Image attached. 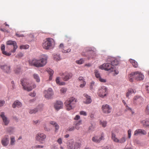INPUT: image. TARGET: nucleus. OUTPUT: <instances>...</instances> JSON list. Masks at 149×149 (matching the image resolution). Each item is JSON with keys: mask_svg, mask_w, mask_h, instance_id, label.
Returning <instances> with one entry per match:
<instances>
[{"mask_svg": "<svg viewBox=\"0 0 149 149\" xmlns=\"http://www.w3.org/2000/svg\"><path fill=\"white\" fill-rule=\"evenodd\" d=\"M38 109L37 108H35L33 109H30L29 111V113L31 114L35 113L38 111Z\"/></svg>", "mask_w": 149, "mask_h": 149, "instance_id": "obj_33", "label": "nucleus"}, {"mask_svg": "<svg viewBox=\"0 0 149 149\" xmlns=\"http://www.w3.org/2000/svg\"><path fill=\"white\" fill-rule=\"evenodd\" d=\"M63 75H64L63 79L64 81H67L69 79H70L72 76V74L71 73H65L63 74Z\"/></svg>", "mask_w": 149, "mask_h": 149, "instance_id": "obj_21", "label": "nucleus"}, {"mask_svg": "<svg viewBox=\"0 0 149 149\" xmlns=\"http://www.w3.org/2000/svg\"><path fill=\"white\" fill-rule=\"evenodd\" d=\"M85 49L86 52H90L91 51L94 50V49L93 48H92L90 47H87L85 48Z\"/></svg>", "mask_w": 149, "mask_h": 149, "instance_id": "obj_40", "label": "nucleus"}, {"mask_svg": "<svg viewBox=\"0 0 149 149\" xmlns=\"http://www.w3.org/2000/svg\"><path fill=\"white\" fill-rule=\"evenodd\" d=\"M77 101L74 97H71L67 100L65 102V105L67 110L69 111L73 109Z\"/></svg>", "mask_w": 149, "mask_h": 149, "instance_id": "obj_4", "label": "nucleus"}, {"mask_svg": "<svg viewBox=\"0 0 149 149\" xmlns=\"http://www.w3.org/2000/svg\"><path fill=\"white\" fill-rule=\"evenodd\" d=\"M29 80L26 78H23L21 80V84L23 89L28 91H31L36 87V84L33 83H30Z\"/></svg>", "mask_w": 149, "mask_h": 149, "instance_id": "obj_2", "label": "nucleus"}, {"mask_svg": "<svg viewBox=\"0 0 149 149\" xmlns=\"http://www.w3.org/2000/svg\"><path fill=\"white\" fill-rule=\"evenodd\" d=\"M81 120H80L78 121V122L77 123L75 124V128L76 129L78 130L80 128V125H81Z\"/></svg>", "mask_w": 149, "mask_h": 149, "instance_id": "obj_32", "label": "nucleus"}, {"mask_svg": "<svg viewBox=\"0 0 149 149\" xmlns=\"http://www.w3.org/2000/svg\"><path fill=\"white\" fill-rule=\"evenodd\" d=\"M29 48V46L28 45H21L20 46V49H27Z\"/></svg>", "mask_w": 149, "mask_h": 149, "instance_id": "obj_34", "label": "nucleus"}, {"mask_svg": "<svg viewBox=\"0 0 149 149\" xmlns=\"http://www.w3.org/2000/svg\"><path fill=\"white\" fill-rule=\"evenodd\" d=\"M112 140L114 142L118 143L119 139L116 137V134L113 132H111V137Z\"/></svg>", "mask_w": 149, "mask_h": 149, "instance_id": "obj_24", "label": "nucleus"}, {"mask_svg": "<svg viewBox=\"0 0 149 149\" xmlns=\"http://www.w3.org/2000/svg\"><path fill=\"white\" fill-rule=\"evenodd\" d=\"M80 114L81 115H83L84 116H86L87 115L86 112L84 111H81L80 112Z\"/></svg>", "mask_w": 149, "mask_h": 149, "instance_id": "obj_54", "label": "nucleus"}, {"mask_svg": "<svg viewBox=\"0 0 149 149\" xmlns=\"http://www.w3.org/2000/svg\"><path fill=\"white\" fill-rule=\"evenodd\" d=\"M9 143V140L8 136L6 135L2 138L1 143L3 146H7Z\"/></svg>", "mask_w": 149, "mask_h": 149, "instance_id": "obj_16", "label": "nucleus"}, {"mask_svg": "<svg viewBox=\"0 0 149 149\" xmlns=\"http://www.w3.org/2000/svg\"><path fill=\"white\" fill-rule=\"evenodd\" d=\"M136 93V91L135 89L132 88H129L128 90V91L126 93V96L128 97L129 95L132 93Z\"/></svg>", "mask_w": 149, "mask_h": 149, "instance_id": "obj_23", "label": "nucleus"}, {"mask_svg": "<svg viewBox=\"0 0 149 149\" xmlns=\"http://www.w3.org/2000/svg\"><path fill=\"white\" fill-rule=\"evenodd\" d=\"M47 56L45 55H42L40 59H39L40 63L41 65L40 67L45 66L47 63Z\"/></svg>", "mask_w": 149, "mask_h": 149, "instance_id": "obj_13", "label": "nucleus"}, {"mask_svg": "<svg viewBox=\"0 0 149 149\" xmlns=\"http://www.w3.org/2000/svg\"><path fill=\"white\" fill-rule=\"evenodd\" d=\"M78 80L79 81L81 82V83H82V82L85 81L83 77H79L78 78Z\"/></svg>", "mask_w": 149, "mask_h": 149, "instance_id": "obj_52", "label": "nucleus"}, {"mask_svg": "<svg viewBox=\"0 0 149 149\" xmlns=\"http://www.w3.org/2000/svg\"><path fill=\"white\" fill-rule=\"evenodd\" d=\"M71 49H68L67 50H65L64 49H63L62 50V52L63 53H68L70 52L71 51Z\"/></svg>", "mask_w": 149, "mask_h": 149, "instance_id": "obj_47", "label": "nucleus"}, {"mask_svg": "<svg viewBox=\"0 0 149 149\" xmlns=\"http://www.w3.org/2000/svg\"><path fill=\"white\" fill-rule=\"evenodd\" d=\"M60 78L58 77H57L56 79V83L60 85H64L65 84V83L64 82H60Z\"/></svg>", "mask_w": 149, "mask_h": 149, "instance_id": "obj_29", "label": "nucleus"}, {"mask_svg": "<svg viewBox=\"0 0 149 149\" xmlns=\"http://www.w3.org/2000/svg\"><path fill=\"white\" fill-rule=\"evenodd\" d=\"M145 112L147 115H149V108L148 105L146 106Z\"/></svg>", "mask_w": 149, "mask_h": 149, "instance_id": "obj_41", "label": "nucleus"}, {"mask_svg": "<svg viewBox=\"0 0 149 149\" xmlns=\"http://www.w3.org/2000/svg\"><path fill=\"white\" fill-rule=\"evenodd\" d=\"M47 70L50 75L49 77V80H51L52 78V76L53 75V74L54 73V71L53 70L51 69L50 68H47Z\"/></svg>", "mask_w": 149, "mask_h": 149, "instance_id": "obj_28", "label": "nucleus"}, {"mask_svg": "<svg viewBox=\"0 0 149 149\" xmlns=\"http://www.w3.org/2000/svg\"><path fill=\"white\" fill-rule=\"evenodd\" d=\"M104 139V134L103 133L101 134L100 136H93L92 139L93 141L96 143H99L101 140Z\"/></svg>", "mask_w": 149, "mask_h": 149, "instance_id": "obj_12", "label": "nucleus"}, {"mask_svg": "<svg viewBox=\"0 0 149 149\" xmlns=\"http://www.w3.org/2000/svg\"><path fill=\"white\" fill-rule=\"evenodd\" d=\"M130 61L134 68H136L138 67V63L135 60L130 59Z\"/></svg>", "mask_w": 149, "mask_h": 149, "instance_id": "obj_26", "label": "nucleus"}, {"mask_svg": "<svg viewBox=\"0 0 149 149\" xmlns=\"http://www.w3.org/2000/svg\"><path fill=\"white\" fill-rule=\"evenodd\" d=\"M95 76L97 78L99 79L100 77V75L97 70H95L94 71Z\"/></svg>", "mask_w": 149, "mask_h": 149, "instance_id": "obj_36", "label": "nucleus"}, {"mask_svg": "<svg viewBox=\"0 0 149 149\" xmlns=\"http://www.w3.org/2000/svg\"><path fill=\"white\" fill-rule=\"evenodd\" d=\"M20 71V68L19 67L17 68L15 70V72L17 73H19Z\"/></svg>", "mask_w": 149, "mask_h": 149, "instance_id": "obj_51", "label": "nucleus"}, {"mask_svg": "<svg viewBox=\"0 0 149 149\" xmlns=\"http://www.w3.org/2000/svg\"><path fill=\"white\" fill-rule=\"evenodd\" d=\"M146 134V132L145 130L142 129H138L134 131V135L135 136H137L140 134L145 135Z\"/></svg>", "mask_w": 149, "mask_h": 149, "instance_id": "obj_19", "label": "nucleus"}, {"mask_svg": "<svg viewBox=\"0 0 149 149\" xmlns=\"http://www.w3.org/2000/svg\"><path fill=\"white\" fill-rule=\"evenodd\" d=\"M82 84H81L80 85V87L81 88H83L84 87L86 84V82L85 81L82 82Z\"/></svg>", "mask_w": 149, "mask_h": 149, "instance_id": "obj_59", "label": "nucleus"}, {"mask_svg": "<svg viewBox=\"0 0 149 149\" xmlns=\"http://www.w3.org/2000/svg\"><path fill=\"white\" fill-rule=\"evenodd\" d=\"M133 77L134 76L131 75V73L129 75V80L131 82H132L133 81V79H135Z\"/></svg>", "mask_w": 149, "mask_h": 149, "instance_id": "obj_46", "label": "nucleus"}, {"mask_svg": "<svg viewBox=\"0 0 149 149\" xmlns=\"http://www.w3.org/2000/svg\"><path fill=\"white\" fill-rule=\"evenodd\" d=\"M23 55V54L22 53V52H20L16 56V57L17 58H20L22 57Z\"/></svg>", "mask_w": 149, "mask_h": 149, "instance_id": "obj_44", "label": "nucleus"}, {"mask_svg": "<svg viewBox=\"0 0 149 149\" xmlns=\"http://www.w3.org/2000/svg\"><path fill=\"white\" fill-rule=\"evenodd\" d=\"M46 138V135L43 133H38L36 136L35 139L41 143H43Z\"/></svg>", "mask_w": 149, "mask_h": 149, "instance_id": "obj_8", "label": "nucleus"}, {"mask_svg": "<svg viewBox=\"0 0 149 149\" xmlns=\"http://www.w3.org/2000/svg\"><path fill=\"white\" fill-rule=\"evenodd\" d=\"M142 123L144 126L149 127V119L142 121Z\"/></svg>", "mask_w": 149, "mask_h": 149, "instance_id": "obj_27", "label": "nucleus"}, {"mask_svg": "<svg viewBox=\"0 0 149 149\" xmlns=\"http://www.w3.org/2000/svg\"><path fill=\"white\" fill-rule=\"evenodd\" d=\"M83 95L86 98V100L84 101V103L86 104H88L91 103L92 102V100L90 96H88L86 93L84 94Z\"/></svg>", "mask_w": 149, "mask_h": 149, "instance_id": "obj_20", "label": "nucleus"}, {"mask_svg": "<svg viewBox=\"0 0 149 149\" xmlns=\"http://www.w3.org/2000/svg\"><path fill=\"white\" fill-rule=\"evenodd\" d=\"M80 118V116L79 115H76L75 118H74V119L76 120H77L79 119Z\"/></svg>", "mask_w": 149, "mask_h": 149, "instance_id": "obj_62", "label": "nucleus"}, {"mask_svg": "<svg viewBox=\"0 0 149 149\" xmlns=\"http://www.w3.org/2000/svg\"><path fill=\"white\" fill-rule=\"evenodd\" d=\"M107 93V91L106 87L102 86L100 87L97 92L98 95L101 97H103L106 96Z\"/></svg>", "mask_w": 149, "mask_h": 149, "instance_id": "obj_7", "label": "nucleus"}, {"mask_svg": "<svg viewBox=\"0 0 149 149\" xmlns=\"http://www.w3.org/2000/svg\"><path fill=\"white\" fill-rule=\"evenodd\" d=\"M88 54H90V55L89 56V58H93L95 57V53L94 50L91 51L90 52H89Z\"/></svg>", "mask_w": 149, "mask_h": 149, "instance_id": "obj_31", "label": "nucleus"}, {"mask_svg": "<svg viewBox=\"0 0 149 149\" xmlns=\"http://www.w3.org/2000/svg\"><path fill=\"white\" fill-rule=\"evenodd\" d=\"M116 61V60H114L113 61L111 62L112 64L110 63L104 64L102 65L99 66V68L102 70H111L113 71V64L116 65L118 64L117 63L114 64V63Z\"/></svg>", "mask_w": 149, "mask_h": 149, "instance_id": "obj_6", "label": "nucleus"}, {"mask_svg": "<svg viewBox=\"0 0 149 149\" xmlns=\"http://www.w3.org/2000/svg\"><path fill=\"white\" fill-rule=\"evenodd\" d=\"M6 44L10 46H8L7 47L8 48H10V47L11 48L13 47V49H11L9 52H7L5 51V46L3 44L1 45V49L2 53L3 54L9 56L12 53H15L16 52L18 47L16 42L15 41L11 40L8 41L7 42Z\"/></svg>", "mask_w": 149, "mask_h": 149, "instance_id": "obj_1", "label": "nucleus"}, {"mask_svg": "<svg viewBox=\"0 0 149 149\" xmlns=\"http://www.w3.org/2000/svg\"><path fill=\"white\" fill-rule=\"evenodd\" d=\"M29 64L32 65H33L36 67H40V63L39 59H33L32 60L29 61Z\"/></svg>", "mask_w": 149, "mask_h": 149, "instance_id": "obj_15", "label": "nucleus"}, {"mask_svg": "<svg viewBox=\"0 0 149 149\" xmlns=\"http://www.w3.org/2000/svg\"><path fill=\"white\" fill-rule=\"evenodd\" d=\"M99 80L100 81L102 82H106L107 81L106 79H102L101 77L100 78H99Z\"/></svg>", "mask_w": 149, "mask_h": 149, "instance_id": "obj_57", "label": "nucleus"}, {"mask_svg": "<svg viewBox=\"0 0 149 149\" xmlns=\"http://www.w3.org/2000/svg\"><path fill=\"white\" fill-rule=\"evenodd\" d=\"M44 130L46 131L49 132L50 130V128L47 127L45 125H44Z\"/></svg>", "mask_w": 149, "mask_h": 149, "instance_id": "obj_49", "label": "nucleus"}, {"mask_svg": "<svg viewBox=\"0 0 149 149\" xmlns=\"http://www.w3.org/2000/svg\"><path fill=\"white\" fill-rule=\"evenodd\" d=\"M0 68L4 72L9 73L11 72L10 66L8 65L5 64L3 65H0Z\"/></svg>", "mask_w": 149, "mask_h": 149, "instance_id": "obj_14", "label": "nucleus"}, {"mask_svg": "<svg viewBox=\"0 0 149 149\" xmlns=\"http://www.w3.org/2000/svg\"><path fill=\"white\" fill-rule=\"evenodd\" d=\"M126 137H123L119 139L118 143H123L125 142L126 141Z\"/></svg>", "mask_w": 149, "mask_h": 149, "instance_id": "obj_37", "label": "nucleus"}, {"mask_svg": "<svg viewBox=\"0 0 149 149\" xmlns=\"http://www.w3.org/2000/svg\"><path fill=\"white\" fill-rule=\"evenodd\" d=\"M57 142L59 144H61L62 143V139L61 138H60L58 139L57 141Z\"/></svg>", "mask_w": 149, "mask_h": 149, "instance_id": "obj_55", "label": "nucleus"}, {"mask_svg": "<svg viewBox=\"0 0 149 149\" xmlns=\"http://www.w3.org/2000/svg\"><path fill=\"white\" fill-rule=\"evenodd\" d=\"M63 104L62 102L60 101H57L54 104V107L56 110H58L63 108Z\"/></svg>", "mask_w": 149, "mask_h": 149, "instance_id": "obj_18", "label": "nucleus"}, {"mask_svg": "<svg viewBox=\"0 0 149 149\" xmlns=\"http://www.w3.org/2000/svg\"><path fill=\"white\" fill-rule=\"evenodd\" d=\"M100 124L102 125L103 127H105L107 125V122L104 121H100Z\"/></svg>", "mask_w": 149, "mask_h": 149, "instance_id": "obj_38", "label": "nucleus"}, {"mask_svg": "<svg viewBox=\"0 0 149 149\" xmlns=\"http://www.w3.org/2000/svg\"><path fill=\"white\" fill-rule=\"evenodd\" d=\"M132 111V109L130 107H129L128 106L127 107H126V109L125 110V111Z\"/></svg>", "mask_w": 149, "mask_h": 149, "instance_id": "obj_61", "label": "nucleus"}, {"mask_svg": "<svg viewBox=\"0 0 149 149\" xmlns=\"http://www.w3.org/2000/svg\"><path fill=\"white\" fill-rule=\"evenodd\" d=\"M131 130L130 129H129L128 131V138L129 139H130L131 137Z\"/></svg>", "mask_w": 149, "mask_h": 149, "instance_id": "obj_53", "label": "nucleus"}, {"mask_svg": "<svg viewBox=\"0 0 149 149\" xmlns=\"http://www.w3.org/2000/svg\"><path fill=\"white\" fill-rule=\"evenodd\" d=\"M131 75L134 76L135 79L137 80H142L144 79V76L141 72L138 71L131 73Z\"/></svg>", "mask_w": 149, "mask_h": 149, "instance_id": "obj_9", "label": "nucleus"}, {"mask_svg": "<svg viewBox=\"0 0 149 149\" xmlns=\"http://www.w3.org/2000/svg\"><path fill=\"white\" fill-rule=\"evenodd\" d=\"M33 77L34 79L36 80V81L37 82H39L40 81V77L38 74H34L33 75Z\"/></svg>", "mask_w": 149, "mask_h": 149, "instance_id": "obj_30", "label": "nucleus"}, {"mask_svg": "<svg viewBox=\"0 0 149 149\" xmlns=\"http://www.w3.org/2000/svg\"><path fill=\"white\" fill-rule=\"evenodd\" d=\"M148 85H147L146 87V90L148 93H149V83L148 84Z\"/></svg>", "mask_w": 149, "mask_h": 149, "instance_id": "obj_63", "label": "nucleus"}, {"mask_svg": "<svg viewBox=\"0 0 149 149\" xmlns=\"http://www.w3.org/2000/svg\"><path fill=\"white\" fill-rule=\"evenodd\" d=\"M22 104L18 100L15 101L13 103L12 107L14 108L16 107L19 108L21 107Z\"/></svg>", "mask_w": 149, "mask_h": 149, "instance_id": "obj_22", "label": "nucleus"}, {"mask_svg": "<svg viewBox=\"0 0 149 149\" xmlns=\"http://www.w3.org/2000/svg\"><path fill=\"white\" fill-rule=\"evenodd\" d=\"M101 110L104 113L108 114L111 112V108L109 105L105 104L102 105Z\"/></svg>", "mask_w": 149, "mask_h": 149, "instance_id": "obj_11", "label": "nucleus"}, {"mask_svg": "<svg viewBox=\"0 0 149 149\" xmlns=\"http://www.w3.org/2000/svg\"><path fill=\"white\" fill-rule=\"evenodd\" d=\"M94 86V82H92L90 84V89L92 90L93 89V86Z\"/></svg>", "mask_w": 149, "mask_h": 149, "instance_id": "obj_50", "label": "nucleus"}, {"mask_svg": "<svg viewBox=\"0 0 149 149\" xmlns=\"http://www.w3.org/2000/svg\"><path fill=\"white\" fill-rule=\"evenodd\" d=\"M55 42L52 38H47L42 43V46L44 49L49 50L53 49L54 47Z\"/></svg>", "mask_w": 149, "mask_h": 149, "instance_id": "obj_3", "label": "nucleus"}, {"mask_svg": "<svg viewBox=\"0 0 149 149\" xmlns=\"http://www.w3.org/2000/svg\"><path fill=\"white\" fill-rule=\"evenodd\" d=\"M29 95L32 97H34L36 95V93L35 92H33L30 93Z\"/></svg>", "mask_w": 149, "mask_h": 149, "instance_id": "obj_56", "label": "nucleus"}, {"mask_svg": "<svg viewBox=\"0 0 149 149\" xmlns=\"http://www.w3.org/2000/svg\"><path fill=\"white\" fill-rule=\"evenodd\" d=\"M39 122V120H36V121H33V123H34V124H37Z\"/></svg>", "mask_w": 149, "mask_h": 149, "instance_id": "obj_64", "label": "nucleus"}, {"mask_svg": "<svg viewBox=\"0 0 149 149\" xmlns=\"http://www.w3.org/2000/svg\"><path fill=\"white\" fill-rule=\"evenodd\" d=\"M67 145L68 149H79L81 146L80 143L74 142L73 139L68 141Z\"/></svg>", "mask_w": 149, "mask_h": 149, "instance_id": "obj_5", "label": "nucleus"}, {"mask_svg": "<svg viewBox=\"0 0 149 149\" xmlns=\"http://www.w3.org/2000/svg\"><path fill=\"white\" fill-rule=\"evenodd\" d=\"M15 139L14 137L13 136L11 137H10V144L11 145H14L15 144Z\"/></svg>", "mask_w": 149, "mask_h": 149, "instance_id": "obj_39", "label": "nucleus"}, {"mask_svg": "<svg viewBox=\"0 0 149 149\" xmlns=\"http://www.w3.org/2000/svg\"><path fill=\"white\" fill-rule=\"evenodd\" d=\"M0 116L3 122L5 125H7L9 122V121L5 115V113L3 112H1L0 114Z\"/></svg>", "mask_w": 149, "mask_h": 149, "instance_id": "obj_17", "label": "nucleus"}, {"mask_svg": "<svg viewBox=\"0 0 149 149\" xmlns=\"http://www.w3.org/2000/svg\"><path fill=\"white\" fill-rule=\"evenodd\" d=\"M44 94L45 97L49 99L52 98L54 93L52 88H49L47 90L44 91Z\"/></svg>", "mask_w": 149, "mask_h": 149, "instance_id": "obj_10", "label": "nucleus"}, {"mask_svg": "<svg viewBox=\"0 0 149 149\" xmlns=\"http://www.w3.org/2000/svg\"><path fill=\"white\" fill-rule=\"evenodd\" d=\"M49 123L50 124L54 126L55 129V131L56 132L59 128V126L58 124L54 121H50Z\"/></svg>", "mask_w": 149, "mask_h": 149, "instance_id": "obj_25", "label": "nucleus"}, {"mask_svg": "<svg viewBox=\"0 0 149 149\" xmlns=\"http://www.w3.org/2000/svg\"><path fill=\"white\" fill-rule=\"evenodd\" d=\"M5 102L4 101H0V107L2 106L5 104Z\"/></svg>", "mask_w": 149, "mask_h": 149, "instance_id": "obj_60", "label": "nucleus"}, {"mask_svg": "<svg viewBox=\"0 0 149 149\" xmlns=\"http://www.w3.org/2000/svg\"><path fill=\"white\" fill-rule=\"evenodd\" d=\"M75 128L74 126H71L69 127L67 129V130L69 131H73Z\"/></svg>", "mask_w": 149, "mask_h": 149, "instance_id": "obj_48", "label": "nucleus"}, {"mask_svg": "<svg viewBox=\"0 0 149 149\" xmlns=\"http://www.w3.org/2000/svg\"><path fill=\"white\" fill-rule=\"evenodd\" d=\"M140 97L139 96H135L133 98V102L134 104L136 103V100Z\"/></svg>", "mask_w": 149, "mask_h": 149, "instance_id": "obj_45", "label": "nucleus"}, {"mask_svg": "<svg viewBox=\"0 0 149 149\" xmlns=\"http://www.w3.org/2000/svg\"><path fill=\"white\" fill-rule=\"evenodd\" d=\"M44 147L43 146L41 145H36L34 147V148H42Z\"/></svg>", "mask_w": 149, "mask_h": 149, "instance_id": "obj_58", "label": "nucleus"}, {"mask_svg": "<svg viewBox=\"0 0 149 149\" xmlns=\"http://www.w3.org/2000/svg\"><path fill=\"white\" fill-rule=\"evenodd\" d=\"M54 59L57 61H59L61 59L60 56V55L54 54Z\"/></svg>", "mask_w": 149, "mask_h": 149, "instance_id": "obj_35", "label": "nucleus"}, {"mask_svg": "<svg viewBox=\"0 0 149 149\" xmlns=\"http://www.w3.org/2000/svg\"><path fill=\"white\" fill-rule=\"evenodd\" d=\"M67 90V89L66 88H63L60 89V91L61 93L64 94L66 93Z\"/></svg>", "mask_w": 149, "mask_h": 149, "instance_id": "obj_43", "label": "nucleus"}, {"mask_svg": "<svg viewBox=\"0 0 149 149\" xmlns=\"http://www.w3.org/2000/svg\"><path fill=\"white\" fill-rule=\"evenodd\" d=\"M84 62V60L83 59H81L79 60H77L76 61V63L78 64H81L83 63Z\"/></svg>", "mask_w": 149, "mask_h": 149, "instance_id": "obj_42", "label": "nucleus"}]
</instances>
